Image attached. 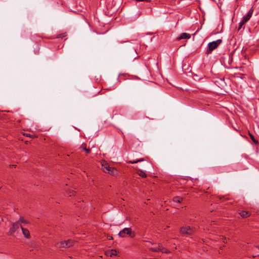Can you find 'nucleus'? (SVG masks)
Masks as SVG:
<instances>
[{
	"label": "nucleus",
	"mask_w": 259,
	"mask_h": 259,
	"mask_svg": "<svg viewBox=\"0 0 259 259\" xmlns=\"http://www.w3.org/2000/svg\"><path fill=\"white\" fill-rule=\"evenodd\" d=\"M74 240L69 239L67 240L61 241L56 243L55 246L58 249L69 248L74 245Z\"/></svg>",
	"instance_id": "nucleus-1"
},
{
	"label": "nucleus",
	"mask_w": 259,
	"mask_h": 259,
	"mask_svg": "<svg viewBox=\"0 0 259 259\" xmlns=\"http://www.w3.org/2000/svg\"><path fill=\"white\" fill-rule=\"evenodd\" d=\"M118 235L122 238L128 236L133 238L136 236V234L131 228H125L119 232Z\"/></svg>",
	"instance_id": "nucleus-2"
},
{
	"label": "nucleus",
	"mask_w": 259,
	"mask_h": 259,
	"mask_svg": "<svg viewBox=\"0 0 259 259\" xmlns=\"http://www.w3.org/2000/svg\"><path fill=\"white\" fill-rule=\"evenodd\" d=\"M222 40L221 39H218L215 41H213L208 43V49L206 51V54H209L212 51L217 49L218 47L222 43Z\"/></svg>",
	"instance_id": "nucleus-3"
},
{
	"label": "nucleus",
	"mask_w": 259,
	"mask_h": 259,
	"mask_svg": "<svg viewBox=\"0 0 259 259\" xmlns=\"http://www.w3.org/2000/svg\"><path fill=\"white\" fill-rule=\"evenodd\" d=\"M104 162H105V161H104ZM102 169L105 172L113 176L116 175L117 174V171L116 169L109 166L108 164L107 163H105V164H102Z\"/></svg>",
	"instance_id": "nucleus-4"
},
{
	"label": "nucleus",
	"mask_w": 259,
	"mask_h": 259,
	"mask_svg": "<svg viewBox=\"0 0 259 259\" xmlns=\"http://www.w3.org/2000/svg\"><path fill=\"white\" fill-rule=\"evenodd\" d=\"M180 231L181 234L188 236L192 235L195 232L194 229L190 226L182 227Z\"/></svg>",
	"instance_id": "nucleus-5"
},
{
	"label": "nucleus",
	"mask_w": 259,
	"mask_h": 259,
	"mask_svg": "<svg viewBox=\"0 0 259 259\" xmlns=\"http://www.w3.org/2000/svg\"><path fill=\"white\" fill-rule=\"evenodd\" d=\"M20 226H21L20 225L19 222H16L14 223L12 227L10 229L9 231V235L10 236L13 235L14 233L19 228Z\"/></svg>",
	"instance_id": "nucleus-6"
},
{
	"label": "nucleus",
	"mask_w": 259,
	"mask_h": 259,
	"mask_svg": "<svg viewBox=\"0 0 259 259\" xmlns=\"http://www.w3.org/2000/svg\"><path fill=\"white\" fill-rule=\"evenodd\" d=\"M127 57L130 59H136L139 58V55L135 48H132L131 50L128 52Z\"/></svg>",
	"instance_id": "nucleus-7"
},
{
	"label": "nucleus",
	"mask_w": 259,
	"mask_h": 259,
	"mask_svg": "<svg viewBox=\"0 0 259 259\" xmlns=\"http://www.w3.org/2000/svg\"><path fill=\"white\" fill-rule=\"evenodd\" d=\"M253 12V7L249 10L247 14L242 17V20L243 23H246L251 18Z\"/></svg>",
	"instance_id": "nucleus-8"
},
{
	"label": "nucleus",
	"mask_w": 259,
	"mask_h": 259,
	"mask_svg": "<svg viewBox=\"0 0 259 259\" xmlns=\"http://www.w3.org/2000/svg\"><path fill=\"white\" fill-rule=\"evenodd\" d=\"M21 230H22L23 234L24 235L25 237H26V238H28V239L30 238V235L29 230L27 229H25V228H23L22 226H21Z\"/></svg>",
	"instance_id": "nucleus-9"
},
{
	"label": "nucleus",
	"mask_w": 259,
	"mask_h": 259,
	"mask_svg": "<svg viewBox=\"0 0 259 259\" xmlns=\"http://www.w3.org/2000/svg\"><path fill=\"white\" fill-rule=\"evenodd\" d=\"M191 37V35L189 33H182L180 36L178 38V40L182 39H189Z\"/></svg>",
	"instance_id": "nucleus-10"
},
{
	"label": "nucleus",
	"mask_w": 259,
	"mask_h": 259,
	"mask_svg": "<svg viewBox=\"0 0 259 259\" xmlns=\"http://www.w3.org/2000/svg\"><path fill=\"white\" fill-rule=\"evenodd\" d=\"M239 214L242 218H247L250 215V212L247 211L242 210L239 212Z\"/></svg>",
	"instance_id": "nucleus-11"
},
{
	"label": "nucleus",
	"mask_w": 259,
	"mask_h": 259,
	"mask_svg": "<svg viewBox=\"0 0 259 259\" xmlns=\"http://www.w3.org/2000/svg\"><path fill=\"white\" fill-rule=\"evenodd\" d=\"M183 198L180 196H176L173 198V201L176 203H181L183 201Z\"/></svg>",
	"instance_id": "nucleus-12"
},
{
	"label": "nucleus",
	"mask_w": 259,
	"mask_h": 259,
	"mask_svg": "<svg viewBox=\"0 0 259 259\" xmlns=\"http://www.w3.org/2000/svg\"><path fill=\"white\" fill-rule=\"evenodd\" d=\"M248 135H249L250 139H251V140L253 141V142L255 144H256V145L258 144V141L255 139L254 136L252 134H251L249 132Z\"/></svg>",
	"instance_id": "nucleus-13"
},
{
	"label": "nucleus",
	"mask_w": 259,
	"mask_h": 259,
	"mask_svg": "<svg viewBox=\"0 0 259 259\" xmlns=\"http://www.w3.org/2000/svg\"><path fill=\"white\" fill-rule=\"evenodd\" d=\"M138 175L142 178H145L147 177V175L145 174V172L141 170H139Z\"/></svg>",
	"instance_id": "nucleus-14"
},
{
	"label": "nucleus",
	"mask_w": 259,
	"mask_h": 259,
	"mask_svg": "<svg viewBox=\"0 0 259 259\" xmlns=\"http://www.w3.org/2000/svg\"><path fill=\"white\" fill-rule=\"evenodd\" d=\"M109 253H110V256H112L113 255H117V250L116 249H111L109 251Z\"/></svg>",
	"instance_id": "nucleus-15"
},
{
	"label": "nucleus",
	"mask_w": 259,
	"mask_h": 259,
	"mask_svg": "<svg viewBox=\"0 0 259 259\" xmlns=\"http://www.w3.org/2000/svg\"><path fill=\"white\" fill-rule=\"evenodd\" d=\"M149 250L153 251V252H160V249L157 248V247H151V248H149Z\"/></svg>",
	"instance_id": "nucleus-16"
},
{
	"label": "nucleus",
	"mask_w": 259,
	"mask_h": 259,
	"mask_svg": "<svg viewBox=\"0 0 259 259\" xmlns=\"http://www.w3.org/2000/svg\"><path fill=\"white\" fill-rule=\"evenodd\" d=\"M160 252L165 253H168L170 252V251L167 249L163 247L160 249Z\"/></svg>",
	"instance_id": "nucleus-17"
},
{
	"label": "nucleus",
	"mask_w": 259,
	"mask_h": 259,
	"mask_svg": "<svg viewBox=\"0 0 259 259\" xmlns=\"http://www.w3.org/2000/svg\"><path fill=\"white\" fill-rule=\"evenodd\" d=\"M19 222V223H20V222L21 223H25V224H27L28 223L27 221L26 220H25L23 217H21L19 220V221H18Z\"/></svg>",
	"instance_id": "nucleus-18"
},
{
	"label": "nucleus",
	"mask_w": 259,
	"mask_h": 259,
	"mask_svg": "<svg viewBox=\"0 0 259 259\" xmlns=\"http://www.w3.org/2000/svg\"><path fill=\"white\" fill-rule=\"evenodd\" d=\"M144 161L143 159H139V160H133V161H129L127 162L129 163H136L140 161Z\"/></svg>",
	"instance_id": "nucleus-19"
},
{
	"label": "nucleus",
	"mask_w": 259,
	"mask_h": 259,
	"mask_svg": "<svg viewBox=\"0 0 259 259\" xmlns=\"http://www.w3.org/2000/svg\"><path fill=\"white\" fill-rule=\"evenodd\" d=\"M79 148L84 151L85 149L87 148V144L85 143H82Z\"/></svg>",
	"instance_id": "nucleus-20"
},
{
	"label": "nucleus",
	"mask_w": 259,
	"mask_h": 259,
	"mask_svg": "<svg viewBox=\"0 0 259 259\" xmlns=\"http://www.w3.org/2000/svg\"><path fill=\"white\" fill-rule=\"evenodd\" d=\"M84 151H85L87 155L90 154L91 152V150L89 148L85 149Z\"/></svg>",
	"instance_id": "nucleus-21"
},
{
	"label": "nucleus",
	"mask_w": 259,
	"mask_h": 259,
	"mask_svg": "<svg viewBox=\"0 0 259 259\" xmlns=\"http://www.w3.org/2000/svg\"><path fill=\"white\" fill-rule=\"evenodd\" d=\"M245 23H242V20H241V21H240V22L239 23V29H240L242 26Z\"/></svg>",
	"instance_id": "nucleus-22"
},
{
	"label": "nucleus",
	"mask_w": 259,
	"mask_h": 259,
	"mask_svg": "<svg viewBox=\"0 0 259 259\" xmlns=\"http://www.w3.org/2000/svg\"><path fill=\"white\" fill-rule=\"evenodd\" d=\"M75 193V192L74 191H72L69 192V196H71L74 195V194Z\"/></svg>",
	"instance_id": "nucleus-23"
},
{
	"label": "nucleus",
	"mask_w": 259,
	"mask_h": 259,
	"mask_svg": "<svg viewBox=\"0 0 259 259\" xmlns=\"http://www.w3.org/2000/svg\"><path fill=\"white\" fill-rule=\"evenodd\" d=\"M163 247L162 246V244L161 243H159L158 244V246H157V248H159V249H161Z\"/></svg>",
	"instance_id": "nucleus-24"
},
{
	"label": "nucleus",
	"mask_w": 259,
	"mask_h": 259,
	"mask_svg": "<svg viewBox=\"0 0 259 259\" xmlns=\"http://www.w3.org/2000/svg\"><path fill=\"white\" fill-rule=\"evenodd\" d=\"M65 36H66V34H60V35H59L57 36V37H58V38H60V37L62 38V37H65Z\"/></svg>",
	"instance_id": "nucleus-25"
},
{
	"label": "nucleus",
	"mask_w": 259,
	"mask_h": 259,
	"mask_svg": "<svg viewBox=\"0 0 259 259\" xmlns=\"http://www.w3.org/2000/svg\"><path fill=\"white\" fill-rule=\"evenodd\" d=\"M144 165L146 166H150L151 165V164L148 162V161H146L145 163H144Z\"/></svg>",
	"instance_id": "nucleus-26"
},
{
	"label": "nucleus",
	"mask_w": 259,
	"mask_h": 259,
	"mask_svg": "<svg viewBox=\"0 0 259 259\" xmlns=\"http://www.w3.org/2000/svg\"><path fill=\"white\" fill-rule=\"evenodd\" d=\"M26 136L28 137H31V138H33L35 137L34 135H31L30 134H26Z\"/></svg>",
	"instance_id": "nucleus-27"
},
{
	"label": "nucleus",
	"mask_w": 259,
	"mask_h": 259,
	"mask_svg": "<svg viewBox=\"0 0 259 259\" xmlns=\"http://www.w3.org/2000/svg\"><path fill=\"white\" fill-rule=\"evenodd\" d=\"M221 238L223 240L224 243H227V241H226V237L223 236Z\"/></svg>",
	"instance_id": "nucleus-28"
},
{
	"label": "nucleus",
	"mask_w": 259,
	"mask_h": 259,
	"mask_svg": "<svg viewBox=\"0 0 259 259\" xmlns=\"http://www.w3.org/2000/svg\"><path fill=\"white\" fill-rule=\"evenodd\" d=\"M137 2H144V1H145V2H149L150 1V0H136Z\"/></svg>",
	"instance_id": "nucleus-29"
},
{
	"label": "nucleus",
	"mask_w": 259,
	"mask_h": 259,
	"mask_svg": "<svg viewBox=\"0 0 259 259\" xmlns=\"http://www.w3.org/2000/svg\"><path fill=\"white\" fill-rule=\"evenodd\" d=\"M16 165H15V164H11L10 165V167H11V168H13V167H16Z\"/></svg>",
	"instance_id": "nucleus-30"
},
{
	"label": "nucleus",
	"mask_w": 259,
	"mask_h": 259,
	"mask_svg": "<svg viewBox=\"0 0 259 259\" xmlns=\"http://www.w3.org/2000/svg\"><path fill=\"white\" fill-rule=\"evenodd\" d=\"M224 196H222V197H221L220 196H218V198L221 200L223 198H224Z\"/></svg>",
	"instance_id": "nucleus-31"
},
{
	"label": "nucleus",
	"mask_w": 259,
	"mask_h": 259,
	"mask_svg": "<svg viewBox=\"0 0 259 259\" xmlns=\"http://www.w3.org/2000/svg\"><path fill=\"white\" fill-rule=\"evenodd\" d=\"M224 246H222V247H220V249H223V247H224Z\"/></svg>",
	"instance_id": "nucleus-32"
},
{
	"label": "nucleus",
	"mask_w": 259,
	"mask_h": 259,
	"mask_svg": "<svg viewBox=\"0 0 259 259\" xmlns=\"http://www.w3.org/2000/svg\"><path fill=\"white\" fill-rule=\"evenodd\" d=\"M110 239H113L112 237H110Z\"/></svg>",
	"instance_id": "nucleus-33"
}]
</instances>
